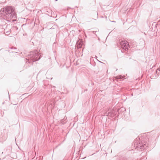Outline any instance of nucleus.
Here are the masks:
<instances>
[{
	"instance_id": "obj_11",
	"label": "nucleus",
	"mask_w": 160,
	"mask_h": 160,
	"mask_svg": "<svg viewBox=\"0 0 160 160\" xmlns=\"http://www.w3.org/2000/svg\"><path fill=\"white\" fill-rule=\"evenodd\" d=\"M158 71H160V68H158L156 71V73L157 74V73H158Z\"/></svg>"
},
{
	"instance_id": "obj_5",
	"label": "nucleus",
	"mask_w": 160,
	"mask_h": 160,
	"mask_svg": "<svg viewBox=\"0 0 160 160\" xmlns=\"http://www.w3.org/2000/svg\"><path fill=\"white\" fill-rule=\"evenodd\" d=\"M106 114H108V116H109V117L111 118L113 117L116 114V111L114 109H112L110 111L108 110V112H107Z\"/></svg>"
},
{
	"instance_id": "obj_8",
	"label": "nucleus",
	"mask_w": 160,
	"mask_h": 160,
	"mask_svg": "<svg viewBox=\"0 0 160 160\" xmlns=\"http://www.w3.org/2000/svg\"><path fill=\"white\" fill-rule=\"evenodd\" d=\"M123 78V77L122 75H119V76H117L116 77V78L118 79H120Z\"/></svg>"
},
{
	"instance_id": "obj_10",
	"label": "nucleus",
	"mask_w": 160,
	"mask_h": 160,
	"mask_svg": "<svg viewBox=\"0 0 160 160\" xmlns=\"http://www.w3.org/2000/svg\"><path fill=\"white\" fill-rule=\"evenodd\" d=\"M77 44H81L82 45L83 44V42L81 41H78L77 42Z\"/></svg>"
},
{
	"instance_id": "obj_3",
	"label": "nucleus",
	"mask_w": 160,
	"mask_h": 160,
	"mask_svg": "<svg viewBox=\"0 0 160 160\" xmlns=\"http://www.w3.org/2000/svg\"><path fill=\"white\" fill-rule=\"evenodd\" d=\"M135 145L136 146V148L138 149H140L142 150L144 149L145 148H146L148 147V144L146 142L144 141H142L141 143H137L136 142H134Z\"/></svg>"
},
{
	"instance_id": "obj_2",
	"label": "nucleus",
	"mask_w": 160,
	"mask_h": 160,
	"mask_svg": "<svg viewBox=\"0 0 160 160\" xmlns=\"http://www.w3.org/2000/svg\"><path fill=\"white\" fill-rule=\"evenodd\" d=\"M40 59V55L37 51L31 52L28 55V57L26 58L30 63L31 61L35 62L38 60Z\"/></svg>"
},
{
	"instance_id": "obj_6",
	"label": "nucleus",
	"mask_w": 160,
	"mask_h": 160,
	"mask_svg": "<svg viewBox=\"0 0 160 160\" xmlns=\"http://www.w3.org/2000/svg\"><path fill=\"white\" fill-rule=\"evenodd\" d=\"M5 19L2 18H1L0 19V24L1 25H4L5 23V22L4 21Z\"/></svg>"
},
{
	"instance_id": "obj_12",
	"label": "nucleus",
	"mask_w": 160,
	"mask_h": 160,
	"mask_svg": "<svg viewBox=\"0 0 160 160\" xmlns=\"http://www.w3.org/2000/svg\"><path fill=\"white\" fill-rule=\"evenodd\" d=\"M97 32V31H92V32L93 33H94V34H95V33H95V32Z\"/></svg>"
},
{
	"instance_id": "obj_14",
	"label": "nucleus",
	"mask_w": 160,
	"mask_h": 160,
	"mask_svg": "<svg viewBox=\"0 0 160 160\" xmlns=\"http://www.w3.org/2000/svg\"><path fill=\"white\" fill-rule=\"evenodd\" d=\"M16 21V20H12L13 21Z\"/></svg>"
},
{
	"instance_id": "obj_15",
	"label": "nucleus",
	"mask_w": 160,
	"mask_h": 160,
	"mask_svg": "<svg viewBox=\"0 0 160 160\" xmlns=\"http://www.w3.org/2000/svg\"><path fill=\"white\" fill-rule=\"evenodd\" d=\"M158 75V74H157V75ZM155 77H157V76H156H156H155Z\"/></svg>"
},
{
	"instance_id": "obj_9",
	"label": "nucleus",
	"mask_w": 160,
	"mask_h": 160,
	"mask_svg": "<svg viewBox=\"0 0 160 160\" xmlns=\"http://www.w3.org/2000/svg\"><path fill=\"white\" fill-rule=\"evenodd\" d=\"M76 45L77 46V48H81L82 46L81 44H77V43H76Z\"/></svg>"
},
{
	"instance_id": "obj_7",
	"label": "nucleus",
	"mask_w": 160,
	"mask_h": 160,
	"mask_svg": "<svg viewBox=\"0 0 160 160\" xmlns=\"http://www.w3.org/2000/svg\"><path fill=\"white\" fill-rule=\"evenodd\" d=\"M12 147L10 146H8V147L6 149V150H5V151L6 152H10L11 151V149Z\"/></svg>"
},
{
	"instance_id": "obj_13",
	"label": "nucleus",
	"mask_w": 160,
	"mask_h": 160,
	"mask_svg": "<svg viewBox=\"0 0 160 160\" xmlns=\"http://www.w3.org/2000/svg\"><path fill=\"white\" fill-rule=\"evenodd\" d=\"M112 22H115V21H112Z\"/></svg>"
},
{
	"instance_id": "obj_4",
	"label": "nucleus",
	"mask_w": 160,
	"mask_h": 160,
	"mask_svg": "<svg viewBox=\"0 0 160 160\" xmlns=\"http://www.w3.org/2000/svg\"><path fill=\"white\" fill-rule=\"evenodd\" d=\"M120 45L122 48L126 50H128L129 46L128 42L126 41H122L120 42Z\"/></svg>"
},
{
	"instance_id": "obj_1",
	"label": "nucleus",
	"mask_w": 160,
	"mask_h": 160,
	"mask_svg": "<svg viewBox=\"0 0 160 160\" xmlns=\"http://www.w3.org/2000/svg\"><path fill=\"white\" fill-rule=\"evenodd\" d=\"M0 14L3 15L7 21H9L12 18H17L14 9L11 6H8L2 8L0 11Z\"/></svg>"
}]
</instances>
